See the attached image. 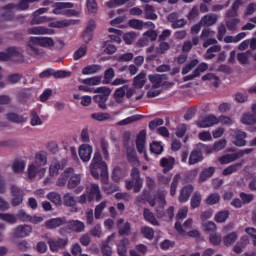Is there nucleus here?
<instances>
[{
	"mask_svg": "<svg viewBox=\"0 0 256 256\" xmlns=\"http://www.w3.org/2000/svg\"><path fill=\"white\" fill-rule=\"evenodd\" d=\"M237 239L238 235L236 234V232H231L230 234L224 237L223 243L226 247H230V245H233V243H235Z\"/></svg>",
	"mask_w": 256,
	"mask_h": 256,
	"instance_id": "3c124183",
	"label": "nucleus"
},
{
	"mask_svg": "<svg viewBox=\"0 0 256 256\" xmlns=\"http://www.w3.org/2000/svg\"><path fill=\"white\" fill-rule=\"evenodd\" d=\"M47 165V152L40 151L37 152L33 164V177H43L47 173V169L44 168Z\"/></svg>",
	"mask_w": 256,
	"mask_h": 256,
	"instance_id": "f257e3e1",
	"label": "nucleus"
},
{
	"mask_svg": "<svg viewBox=\"0 0 256 256\" xmlns=\"http://www.w3.org/2000/svg\"><path fill=\"white\" fill-rule=\"evenodd\" d=\"M158 217H160L161 219H173V217H175V208L173 206H170L166 211L158 212Z\"/></svg>",
	"mask_w": 256,
	"mask_h": 256,
	"instance_id": "09e8293b",
	"label": "nucleus"
},
{
	"mask_svg": "<svg viewBox=\"0 0 256 256\" xmlns=\"http://www.w3.org/2000/svg\"><path fill=\"white\" fill-rule=\"evenodd\" d=\"M143 217H144L145 221H147L151 225H154V226L159 225V221H157L155 214H153V212H151V210H149L148 208L144 209Z\"/></svg>",
	"mask_w": 256,
	"mask_h": 256,
	"instance_id": "c9c22d12",
	"label": "nucleus"
},
{
	"mask_svg": "<svg viewBox=\"0 0 256 256\" xmlns=\"http://www.w3.org/2000/svg\"><path fill=\"white\" fill-rule=\"evenodd\" d=\"M227 147V140L226 139H220L217 142L214 143L213 148L208 146V149L213 151H223V149Z\"/></svg>",
	"mask_w": 256,
	"mask_h": 256,
	"instance_id": "5fc2aeb1",
	"label": "nucleus"
},
{
	"mask_svg": "<svg viewBox=\"0 0 256 256\" xmlns=\"http://www.w3.org/2000/svg\"><path fill=\"white\" fill-rule=\"evenodd\" d=\"M102 177V189L104 193L107 195H111V193H116V191H119V186L115 185L114 183L109 182V175L106 172V175H101Z\"/></svg>",
	"mask_w": 256,
	"mask_h": 256,
	"instance_id": "1a4fd4ad",
	"label": "nucleus"
},
{
	"mask_svg": "<svg viewBox=\"0 0 256 256\" xmlns=\"http://www.w3.org/2000/svg\"><path fill=\"white\" fill-rule=\"evenodd\" d=\"M147 81V75L145 72H140L136 77L133 79V85L136 89H143L145 87V83Z\"/></svg>",
	"mask_w": 256,
	"mask_h": 256,
	"instance_id": "bb28decb",
	"label": "nucleus"
},
{
	"mask_svg": "<svg viewBox=\"0 0 256 256\" xmlns=\"http://www.w3.org/2000/svg\"><path fill=\"white\" fill-rule=\"evenodd\" d=\"M150 151L154 153V155H161V153H163V145L159 142H153L150 145Z\"/></svg>",
	"mask_w": 256,
	"mask_h": 256,
	"instance_id": "69168bd1",
	"label": "nucleus"
},
{
	"mask_svg": "<svg viewBox=\"0 0 256 256\" xmlns=\"http://www.w3.org/2000/svg\"><path fill=\"white\" fill-rule=\"evenodd\" d=\"M143 119V115L136 114L127 117L126 119H123L117 123V125L123 126V125H131V123H135L136 121H141Z\"/></svg>",
	"mask_w": 256,
	"mask_h": 256,
	"instance_id": "4c0bfd02",
	"label": "nucleus"
},
{
	"mask_svg": "<svg viewBox=\"0 0 256 256\" xmlns=\"http://www.w3.org/2000/svg\"><path fill=\"white\" fill-rule=\"evenodd\" d=\"M52 7L54 8V15H65L66 17H77L79 15L77 10H73L74 4L71 2H56Z\"/></svg>",
	"mask_w": 256,
	"mask_h": 256,
	"instance_id": "f03ea898",
	"label": "nucleus"
},
{
	"mask_svg": "<svg viewBox=\"0 0 256 256\" xmlns=\"http://www.w3.org/2000/svg\"><path fill=\"white\" fill-rule=\"evenodd\" d=\"M240 201H242L243 205H249L255 199V196L253 194H247L245 192H241L239 194Z\"/></svg>",
	"mask_w": 256,
	"mask_h": 256,
	"instance_id": "680f3d73",
	"label": "nucleus"
},
{
	"mask_svg": "<svg viewBox=\"0 0 256 256\" xmlns=\"http://www.w3.org/2000/svg\"><path fill=\"white\" fill-rule=\"evenodd\" d=\"M95 29H97V24H95L94 20H90L82 33V39L85 43L93 41V31H95Z\"/></svg>",
	"mask_w": 256,
	"mask_h": 256,
	"instance_id": "9d476101",
	"label": "nucleus"
},
{
	"mask_svg": "<svg viewBox=\"0 0 256 256\" xmlns=\"http://www.w3.org/2000/svg\"><path fill=\"white\" fill-rule=\"evenodd\" d=\"M191 209H198L201 207V193L194 192L190 200Z\"/></svg>",
	"mask_w": 256,
	"mask_h": 256,
	"instance_id": "c03bdc74",
	"label": "nucleus"
},
{
	"mask_svg": "<svg viewBox=\"0 0 256 256\" xmlns=\"http://www.w3.org/2000/svg\"><path fill=\"white\" fill-rule=\"evenodd\" d=\"M102 79L103 77L101 76H94V77L86 78L82 80V83H84V85H101Z\"/></svg>",
	"mask_w": 256,
	"mask_h": 256,
	"instance_id": "bf43d9fd",
	"label": "nucleus"
},
{
	"mask_svg": "<svg viewBox=\"0 0 256 256\" xmlns=\"http://www.w3.org/2000/svg\"><path fill=\"white\" fill-rule=\"evenodd\" d=\"M169 76L167 74H150L148 75V80L152 83L154 89H159L163 81H167Z\"/></svg>",
	"mask_w": 256,
	"mask_h": 256,
	"instance_id": "4468645a",
	"label": "nucleus"
},
{
	"mask_svg": "<svg viewBox=\"0 0 256 256\" xmlns=\"http://www.w3.org/2000/svg\"><path fill=\"white\" fill-rule=\"evenodd\" d=\"M237 154L232 153V154H226L221 156L218 161L220 165H228V163H233V161H237Z\"/></svg>",
	"mask_w": 256,
	"mask_h": 256,
	"instance_id": "58836bf2",
	"label": "nucleus"
},
{
	"mask_svg": "<svg viewBox=\"0 0 256 256\" xmlns=\"http://www.w3.org/2000/svg\"><path fill=\"white\" fill-rule=\"evenodd\" d=\"M160 165L163 167V173H169V171L173 170V167H175V158H162Z\"/></svg>",
	"mask_w": 256,
	"mask_h": 256,
	"instance_id": "393cba45",
	"label": "nucleus"
},
{
	"mask_svg": "<svg viewBox=\"0 0 256 256\" xmlns=\"http://www.w3.org/2000/svg\"><path fill=\"white\" fill-rule=\"evenodd\" d=\"M125 220H123V218H120L117 221V228H118V233L119 235L123 236V235H129V233H131V223L129 222H125ZM124 223V224H123Z\"/></svg>",
	"mask_w": 256,
	"mask_h": 256,
	"instance_id": "5701e85b",
	"label": "nucleus"
},
{
	"mask_svg": "<svg viewBox=\"0 0 256 256\" xmlns=\"http://www.w3.org/2000/svg\"><path fill=\"white\" fill-rule=\"evenodd\" d=\"M217 21V14H206L201 18L200 25H202V27H212V25H215Z\"/></svg>",
	"mask_w": 256,
	"mask_h": 256,
	"instance_id": "4be33fe9",
	"label": "nucleus"
},
{
	"mask_svg": "<svg viewBox=\"0 0 256 256\" xmlns=\"http://www.w3.org/2000/svg\"><path fill=\"white\" fill-rule=\"evenodd\" d=\"M71 175H75V169L71 167L66 168L61 176L58 178L56 185L58 187H64V185L67 184V181H69V177H71Z\"/></svg>",
	"mask_w": 256,
	"mask_h": 256,
	"instance_id": "a211bd4d",
	"label": "nucleus"
},
{
	"mask_svg": "<svg viewBox=\"0 0 256 256\" xmlns=\"http://www.w3.org/2000/svg\"><path fill=\"white\" fill-rule=\"evenodd\" d=\"M12 197V205L13 207H17V205H21L23 203V190L19 189L17 186L11 187Z\"/></svg>",
	"mask_w": 256,
	"mask_h": 256,
	"instance_id": "6ab92c4d",
	"label": "nucleus"
},
{
	"mask_svg": "<svg viewBox=\"0 0 256 256\" xmlns=\"http://www.w3.org/2000/svg\"><path fill=\"white\" fill-rule=\"evenodd\" d=\"M47 199H49V201H51V203H53L56 206H61L63 205V200L61 199V194L57 193V192H50L47 195Z\"/></svg>",
	"mask_w": 256,
	"mask_h": 256,
	"instance_id": "a19ab883",
	"label": "nucleus"
},
{
	"mask_svg": "<svg viewBox=\"0 0 256 256\" xmlns=\"http://www.w3.org/2000/svg\"><path fill=\"white\" fill-rule=\"evenodd\" d=\"M86 9L89 15H97L99 7L96 0H86Z\"/></svg>",
	"mask_w": 256,
	"mask_h": 256,
	"instance_id": "ea45409f",
	"label": "nucleus"
},
{
	"mask_svg": "<svg viewBox=\"0 0 256 256\" xmlns=\"http://www.w3.org/2000/svg\"><path fill=\"white\" fill-rule=\"evenodd\" d=\"M101 69H103L101 65L91 64L82 69V75H95V73H99Z\"/></svg>",
	"mask_w": 256,
	"mask_h": 256,
	"instance_id": "72a5a7b5",
	"label": "nucleus"
},
{
	"mask_svg": "<svg viewBox=\"0 0 256 256\" xmlns=\"http://www.w3.org/2000/svg\"><path fill=\"white\" fill-rule=\"evenodd\" d=\"M87 55V46H81L78 50L74 52L73 59L74 61H79V59Z\"/></svg>",
	"mask_w": 256,
	"mask_h": 256,
	"instance_id": "e2e57ef3",
	"label": "nucleus"
},
{
	"mask_svg": "<svg viewBox=\"0 0 256 256\" xmlns=\"http://www.w3.org/2000/svg\"><path fill=\"white\" fill-rule=\"evenodd\" d=\"M63 205H65V207H75L77 205V200H75L73 194L66 193L63 196Z\"/></svg>",
	"mask_w": 256,
	"mask_h": 256,
	"instance_id": "79ce46f5",
	"label": "nucleus"
},
{
	"mask_svg": "<svg viewBox=\"0 0 256 256\" xmlns=\"http://www.w3.org/2000/svg\"><path fill=\"white\" fill-rule=\"evenodd\" d=\"M33 35H55V30L45 26H34Z\"/></svg>",
	"mask_w": 256,
	"mask_h": 256,
	"instance_id": "473e14b6",
	"label": "nucleus"
},
{
	"mask_svg": "<svg viewBox=\"0 0 256 256\" xmlns=\"http://www.w3.org/2000/svg\"><path fill=\"white\" fill-rule=\"evenodd\" d=\"M243 125H256V117L253 114H244L241 118Z\"/></svg>",
	"mask_w": 256,
	"mask_h": 256,
	"instance_id": "6e6d98bb",
	"label": "nucleus"
},
{
	"mask_svg": "<svg viewBox=\"0 0 256 256\" xmlns=\"http://www.w3.org/2000/svg\"><path fill=\"white\" fill-rule=\"evenodd\" d=\"M128 25L131 27V29H137V31H141V29H143L144 23L139 19H131L128 21Z\"/></svg>",
	"mask_w": 256,
	"mask_h": 256,
	"instance_id": "0e129e2a",
	"label": "nucleus"
},
{
	"mask_svg": "<svg viewBox=\"0 0 256 256\" xmlns=\"http://www.w3.org/2000/svg\"><path fill=\"white\" fill-rule=\"evenodd\" d=\"M9 59L14 61H23V51L17 47L8 48Z\"/></svg>",
	"mask_w": 256,
	"mask_h": 256,
	"instance_id": "c85d7f7f",
	"label": "nucleus"
},
{
	"mask_svg": "<svg viewBox=\"0 0 256 256\" xmlns=\"http://www.w3.org/2000/svg\"><path fill=\"white\" fill-rule=\"evenodd\" d=\"M141 233L145 239H149V241L153 240V237H155V230L149 226H145L141 229Z\"/></svg>",
	"mask_w": 256,
	"mask_h": 256,
	"instance_id": "864d4df0",
	"label": "nucleus"
},
{
	"mask_svg": "<svg viewBox=\"0 0 256 256\" xmlns=\"http://www.w3.org/2000/svg\"><path fill=\"white\" fill-rule=\"evenodd\" d=\"M203 151L207 153H212L211 149H209L208 145L203 143L197 144V148L192 150L188 158L189 165H197V163H201L205 157L203 156Z\"/></svg>",
	"mask_w": 256,
	"mask_h": 256,
	"instance_id": "7ed1b4c3",
	"label": "nucleus"
},
{
	"mask_svg": "<svg viewBox=\"0 0 256 256\" xmlns=\"http://www.w3.org/2000/svg\"><path fill=\"white\" fill-rule=\"evenodd\" d=\"M68 179H69L68 185H67L68 189H75L76 187H79L81 183V175L72 174Z\"/></svg>",
	"mask_w": 256,
	"mask_h": 256,
	"instance_id": "e433bc0d",
	"label": "nucleus"
},
{
	"mask_svg": "<svg viewBox=\"0 0 256 256\" xmlns=\"http://www.w3.org/2000/svg\"><path fill=\"white\" fill-rule=\"evenodd\" d=\"M193 185L189 184L184 186L181 191H180V195H179V201L180 203H187V201H189V198L191 197V193H193Z\"/></svg>",
	"mask_w": 256,
	"mask_h": 256,
	"instance_id": "412c9836",
	"label": "nucleus"
},
{
	"mask_svg": "<svg viewBox=\"0 0 256 256\" xmlns=\"http://www.w3.org/2000/svg\"><path fill=\"white\" fill-rule=\"evenodd\" d=\"M114 77H115V70L113 68H108L104 72L103 84L104 85L111 84V81H113Z\"/></svg>",
	"mask_w": 256,
	"mask_h": 256,
	"instance_id": "49530a36",
	"label": "nucleus"
},
{
	"mask_svg": "<svg viewBox=\"0 0 256 256\" xmlns=\"http://www.w3.org/2000/svg\"><path fill=\"white\" fill-rule=\"evenodd\" d=\"M127 243L129 240H121L118 244L117 253L119 256H127Z\"/></svg>",
	"mask_w": 256,
	"mask_h": 256,
	"instance_id": "4d7b16f0",
	"label": "nucleus"
},
{
	"mask_svg": "<svg viewBox=\"0 0 256 256\" xmlns=\"http://www.w3.org/2000/svg\"><path fill=\"white\" fill-rule=\"evenodd\" d=\"M69 243V238H58L48 240L51 253H59L60 249H65Z\"/></svg>",
	"mask_w": 256,
	"mask_h": 256,
	"instance_id": "0eeeda50",
	"label": "nucleus"
},
{
	"mask_svg": "<svg viewBox=\"0 0 256 256\" xmlns=\"http://www.w3.org/2000/svg\"><path fill=\"white\" fill-rule=\"evenodd\" d=\"M65 225L68 226L70 231L75 233H83L85 231V224L79 220H69Z\"/></svg>",
	"mask_w": 256,
	"mask_h": 256,
	"instance_id": "aec40b11",
	"label": "nucleus"
},
{
	"mask_svg": "<svg viewBox=\"0 0 256 256\" xmlns=\"http://www.w3.org/2000/svg\"><path fill=\"white\" fill-rule=\"evenodd\" d=\"M125 3H128L130 7H133V5H135V0H110L106 2V7L113 9L115 7H121V5H125Z\"/></svg>",
	"mask_w": 256,
	"mask_h": 256,
	"instance_id": "cd10ccee",
	"label": "nucleus"
},
{
	"mask_svg": "<svg viewBox=\"0 0 256 256\" xmlns=\"http://www.w3.org/2000/svg\"><path fill=\"white\" fill-rule=\"evenodd\" d=\"M241 167H243V162L232 164L222 171V175H224V177H227L228 175H233V173H237V171H239Z\"/></svg>",
	"mask_w": 256,
	"mask_h": 256,
	"instance_id": "f704fd0d",
	"label": "nucleus"
},
{
	"mask_svg": "<svg viewBox=\"0 0 256 256\" xmlns=\"http://www.w3.org/2000/svg\"><path fill=\"white\" fill-rule=\"evenodd\" d=\"M219 201H221V195L219 193H213L206 198V205H217Z\"/></svg>",
	"mask_w": 256,
	"mask_h": 256,
	"instance_id": "13d9d810",
	"label": "nucleus"
},
{
	"mask_svg": "<svg viewBox=\"0 0 256 256\" xmlns=\"http://www.w3.org/2000/svg\"><path fill=\"white\" fill-rule=\"evenodd\" d=\"M109 100V95H94L93 101L98 105L99 109L102 111H107V101Z\"/></svg>",
	"mask_w": 256,
	"mask_h": 256,
	"instance_id": "b1692460",
	"label": "nucleus"
},
{
	"mask_svg": "<svg viewBox=\"0 0 256 256\" xmlns=\"http://www.w3.org/2000/svg\"><path fill=\"white\" fill-rule=\"evenodd\" d=\"M0 220L10 224L17 223V217L8 213H0Z\"/></svg>",
	"mask_w": 256,
	"mask_h": 256,
	"instance_id": "052dcab7",
	"label": "nucleus"
},
{
	"mask_svg": "<svg viewBox=\"0 0 256 256\" xmlns=\"http://www.w3.org/2000/svg\"><path fill=\"white\" fill-rule=\"evenodd\" d=\"M63 225H67L66 217L52 218L45 222V227L47 229H57L59 227H63Z\"/></svg>",
	"mask_w": 256,
	"mask_h": 256,
	"instance_id": "ddd939ff",
	"label": "nucleus"
},
{
	"mask_svg": "<svg viewBox=\"0 0 256 256\" xmlns=\"http://www.w3.org/2000/svg\"><path fill=\"white\" fill-rule=\"evenodd\" d=\"M234 141L233 144L236 147H245L247 145V132L241 131V130H236L234 132Z\"/></svg>",
	"mask_w": 256,
	"mask_h": 256,
	"instance_id": "2eb2a0df",
	"label": "nucleus"
},
{
	"mask_svg": "<svg viewBox=\"0 0 256 256\" xmlns=\"http://www.w3.org/2000/svg\"><path fill=\"white\" fill-rule=\"evenodd\" d=\"M33 231V228L29 225H20L18 226L15 231L14 235L16 237H27Z\"/></svg>",
	"mask_w": 256,
	"mask_h": 256,
	"instance_id": "c756f323",
	"label": "nucleus"
},
{
	"mask_svg": "<svg viewBox=\"0 0 256 256\" xmlns=\"http://www.w3.org/2000/svg\"><path fill=\"white\" fill-rule=\"evenodd\" d=\"M197 127L200 129H207V127H213V125H219V120H217V116L213 114H209L206 116H202L196 122Z\"/></svg>",
	"mask_w": 256,
	"mask_h": 256,
	"instance_id": "39448f33",
	"label": "nucleus"
},
{
	"mask_svg": "<svg viewBox=\"0 0 256 256\" xmlns=\"http://www.w3.org/2000/svg\"><path fill=\"white\" fill-rule=\"evenodd\" d=\"M90 166L100 167L101 168V175H107V163H105L103 161V158L101 157V153L95 152Z\"/></svg>",
	"mask_w": 256,
	"mask_h": 256,
	"instance_id": "f8f14e48",
	"label": "nucleus"
},
{
	"mask_svg": "<svg viewBox=\"0 0 256 256\" xmlns=\"http://www.w3.org/2000/svg\"><path fill=\"white\" fill-rule=\"evenodd\" d=\"M25 169V162L23 160H16L12 164V170L14 173H21Z\"/></svg>",
	"mask_w": 256,
	"mask_h": 256,
	"instance_id": "338daca9",
	"label": "nucleus"
},
{
	"mask_svg": "<svg viewBox=\"0 0 256 256\" xmlns=\"http://www.w3.org/2000/svg\"><path fill=\"white\" fill-rule=\"evenodd\" d=\"M33 45L49 48L55 46V41L51 37H33Z\"/></svg>",
	"mask_w": 256,
	"mask_h": 256,
	"instance_id": "dca6fc26",
	"label": "nucleus"
},
{
	"mask_svg": "<svg viewBox=\"0 0 256 256\" xmlns=\"http://www.w3.org/2000/svg\"><path fill=\"white\" fill-rule=\"evenodd\" d=\"M88 201L91 203L94 199L96 201H101L102 195H101V190H99V185L98 184H92L90 188H88Z\"/></svg>",
	"mask_w": 256,
	"mask_h": 256,
	"instance_id": "f3484780",
	"label": "nucleus"
},
{
	"mask_svg": "<svg viewBox=\"0 0 256 256\" xmlns=\"http://www.w3.org/2000/svg\"><path fill=\"white\" fill-rule=\"evenodd\" d=\"M229 215H231V212H229V210L219 211L218 213H216L214 221H216V223H225V221L229 219Z\"/></svg>",
	"mask_w": 256,
	"mask_h": 256,
	"instance_id": "37998d69",
	"label": "nucleus"
},
{
	"mask_svg": "<svg viewBox=\"0 0 256 256\" xmlns=\"http://www.w3.org/2000/svg\"><path fill=\"white\" fill-rule=\"evenodd\" d=\"M49 77H54V79H65L71 77V72L66 70L56 71L53 68H47L39 74L40 79H49Z\"/></svg>",
	"mask_w": 256,
	"mask_h": 256,
	"instance_id": "20e7f679",
	"label": "nucleus"
},
{
	"mask_svg": "<svg viewBox=\"0 0 256 256\" xmlns=\"http://www.w3.org/2000/svg\"><path fill=\"white\" fill-rule=\"evenodd\" d=\"M144 14H145L144 18L149 19L150 21H157L158 19V16L155 13V7L149 4H146L144 6Z\"/></svg>",
	"mask_w": 256,
	"mask_h": 256,
	"instance_id": "7c9ffc66",
	"label": "nucleus"
},
{
	"mask_svg": "<svg viewBox=\"0 0 256 256\" xmlns=\"http://www.w3.org/2000/svg\"><path fill=\"white\" fill-rule=\"evenodd\" d=\"M60 169H61V162L57 160L52 161L49 167L50 177H55L59 175Z\"/></svg>",
	"mask_w": 256,
	"mask_h": 256,
	"instance_id": "a18cd8bd",
	"label": "nucleus"
},
{
	"mask_svg": "<svg viewBox=\"0 0 256 256\" xmlns=\"http://www.w3.org/2000/svg\"><path fill=\"white\" fill-rule=\"evenodd\" d=\"M145 141H147V131L141 130L136 137V148L138 153H144V158L149 161V156H147V151H145Z\"/></svg>",
	"mask_w": 256,
	"mask_h": 256,
	"instance_id": "423d86ee",
	"label": "nucleus"
},
{
	"mask_svg": "<svg viewBox=\"0 0 256 256\" xmlns=\"http://www.w3.org/2000/svg\"><path fill=\"white\" fill-rule=\"evenodd\" d=\"M131 179L135 183L134 186V193H139L141 189L143 188V178H141V172L138 168H132L131 170Z\"/></svg>",
	"mask_w": 256,
	"mask_h": 256,
	"instance_id": "6e6552de",
	"label": "nucleus"
},
{
	"mask_svg": "<svg viewBox=\"0 0 256 256\" xmlns=\"http://www.w3.org/2000/svg\"><path fill=\"white\" fill-rule=\"evenodd\" d=\"M93 154V147L89 144H82L79 148V157L84 163L91 161V155Z\"/></svg>",
	"mask_w": 256,
	"mask_h": 256,
	"instance_id": "9b49d317",
	"label": "nucleus"
},
{
	"mask_svg": "<svg viewBox=\"0 0 256 256\" xmlns=\"http://www.w3.org/2000/svg\"><path fill=\"white\" fill-rule=\"evenodd\" d=\"M92 119L94 121H109L111 119V114L105 112H98L91 114Z\"/></svg>",
	"mask_w": 256,
	"mask_h": 256,
	"instance_id": "8fccbe9b",
	"label": "nucleus"
},
{
	"mask_svg": "<svg viewBox=\"0 0 256 256\" xmlns=\"http://www.w3.org/2000/svg\"><path fill=\"white\" fill-rule=\"evenodd\" d=\"M202 81H214L212 85L214 87H219V76L213 73H207L204 76H202Z\"/></svg>",
	"mask_w": 256,
	"mask_h": 256,
	"instance_id": "603ef678",
	"label": "nucleus"
},
{
	"mask_svg": "<svg viewBox=\"0 0 256 256\" xmlns=\"http://www.w3.org/2000/svg\"><path fill=\"white\" fill-rule=\"evenodd\" d=\"M109 239H111V236L108 237V241L102 243L101 251L103 256H111L112 251L111 248L109 247Z\"/></svg>",
	"mask_w": 256,
	"mask_h": 256,
	"instance_id": "774afa93",
	"label": "nucleus"
},
{
	"mask_svg": "<svg viewBox=\"0 0 256 256\" xmlns=\"http://www.w3.org/2000/svg\"><path fill=\"white\" fill-rule=\"evenodd\" d=\"M215 175V167L210 166L208 168H204L202 172L199 175V181L200 183H203L207 181L208 179H211Z\"/></svg>",
	"mask_w": 256,
	"mask_h": 256,
	"instance_id": "a878e982",
	"label": "nucleus"
},
{
	"mask_svg": "<svg viewBox=\"0 0 256 256\" xmlns=\"http://www.w3.org/2000/svg\"><path fill=\"white\" fill-rule=\"evenodd\" d=\"M127 161L130 163V165H139L140 161L139 158L137 157V152L133 148H127Z\"/></svg>",
	"mask_w": 256,
	"mask_h": 256,
	"instance_id": "2f4dec72",
	"label": "nucleus"
},
{
	"mask_svg": "<svg viewBox=\"0 0 256 256\" xmlns=\"http://www.w3.org/2000/svg\"><path fill=\"white\" fill-rule=\"evenodd\" d=\"M209 241H210L211 245H213L214 247H218V245H221V241H223V237L221 236V234L212 232L209 235Z\"/></svg>",
	"mask_w": 256,
	"mask_h": 256,
	"instance_id": "de8ad7c7",
	"label": "nucleus"
}]
</instances>
